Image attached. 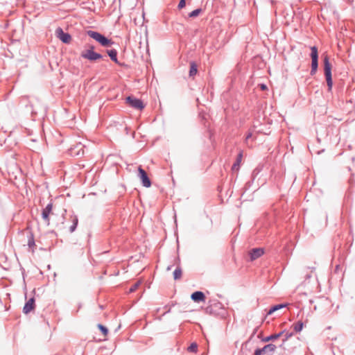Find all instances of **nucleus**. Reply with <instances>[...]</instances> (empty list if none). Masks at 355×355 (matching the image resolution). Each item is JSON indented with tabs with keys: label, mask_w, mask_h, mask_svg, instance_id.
<instances>
[{
	"label": "nucleus",
	"mask_w": 355,
	"mask_h": 355,
	"mask_svg": "<svg viewBox=\"0 0 355 355\" xmlns=\"http://www.w3.org/2000/svg\"><path fill=\"white\" fill-rule=\"evenodd\" d=\"M87 35L100 43L101 45L104 47L110 46L113 44V42L111 40L107 39L98 32L89 30L87 31Z\"/></svg>",
	"instance_id": "obj_1"
},
{
	"label": "nucleus",
	"mask_w": 355,
	"mask_h": 355,
	"mask_svg": "<svg viewBox=\"0 0 355 355\" xmlns=\"http://www.w3.org/2000/svg\"><path fill=\"white\" fill-rule=\"evenodd\" d=\"M324 76L326 78L327 84L329 90H331L333 85L332 77H331V65L329 62V57L327 55L324 58Z\"/></svg>",
	"instance_id": "obj_2"
},
{
	"label": "nucleus",
	"mask_w": 355,
	"mask_h": 355,
	"mask_svg": "<svg viewBox=\"0 0 355 355\" xmlns=\"http://www.w3.org/2000/svg\"><path fill=\"white\" fill-rule=\"evenodd\" d=\"M311 74L313 75L316 73L318 66V49L316 46H313L311 47Z\"/></svg>",
	"instance_id": "obj_3"
},
{
	"label": "nucleus",
	"mask_w": 355,
	"mask_h": 355,
	"mask_svg": "<svg viewBox=\"0 0 355 355\" xmlns=\"http://www.w3.org/2000/svg\"><path fill=\"white\" fill-rule=\"evenodd\" d=\"M81 58L84 59H87L91 62H94L98 59H101L103 58L102 55L96 53L94 51H90V50H84L81 52L80 54Z\"/></svg>",
	"instance_id": "obj_4"
},
{
	"label": "nucleus",
	"mask_w": 355,
	"mask_h": 355,
	"mask_svg": "<svg viewBox=\"0 0 355 355\" xmlns=\"http://www.w3.org/2000/svg\"><path fill=\"white\" fill-rule=\"evenodd\" d=\"M125 103L130 107L137 110H141L144 107V105L140 99L132 96H129L125 98Z\"/></svg>",
	"instance_id": "obj_5"
},
{
	"label": "nucleus",
	"mask_w": 355,
	"mask_h": 355,
	"mask_svg": "<svg viewBox=\"0 0 355 355\" xmlns=\"http://www.w3.org/2000/svg\"><path fill=\"white\" fill-rule=\"evenodd\" d=\"M138 177L141 180L144 187L148 188L151 186V182L146 172L141 166L138 168Z\"/></svg>",
	"instance_id": "obj_6"
},
{
	"label": "nucleus",
	"mask_w": 355,
	"mask_h": 355,
	"mask_svg": "<svg viewBox=\"0 0 355 355\" xmlns=\"http://www.w3.org/2000/svg\"><path fill=\"white\" fill-rule=\"evenodd\" d=\"M56 33H58V38L64 43L69 44L71 40V35L67 33H64L62 28H58L56 30Z\"/></svg>",
	"instance_id": "obj_7"
},
{
	"label": "nucleus",
	"mask_w": 355,
	"mask_h": 355,
	"mask_svg": "<svg viewBox=\"0 0 355 355\" xmlns=\"http://www.w3.org/2000/svg\"><path fill=\"white\" fill-rule=\"evenodd\" d=\"M53 208V204L49 203L44 209H43L42 212V217L43 220L47 223V224H49V215L51 213Z\"/></svg>",
	"instance_id": "obj_8"
},
{
	"label": "nucleus",
	"mask_w": 355,
	"mask_h": 355,
	"mask_svg": "<svg viewBox=\"0 0 355 355\" xmlns=\"http://www.w3.org/2000/svg\"><path fill=\"white\" fill-rule=\"evenodd\" d=\"M250 260L254 261L260 257L263 254V249L260 248H253L250 252Z\"/></svg>",
	"instance_id": "obj_9"
},
{
	"label": "nucleus",
	"mask_w": 355,
	"mask_h": 355,
	"mask_svg": "<svg viewBox=\"0 0 355 355\" xmlns=\"http://www.w3.org/2000/svg\"><path fill=\"white\" fill-rule=\"evenodd\" d=\"M35 308V298H30L26 303L23 308V312L25 314H28Z\"/></svg>",
	"instance_id": "obj_10"
},
{
	"label": "nucleus",
	"mask_w": 355,
	"mask_h": 355,
	"mask_svg": "<svg viewBox=\"0 0 355 355\" xmlns=\"http://www.w3.org/2000/svg\"><path fill=\"white\" fill-rule=\"evenodd\" d=\"M84 146L80 143L78 144L73 148H70L71 153L76 156H80L84 155Z\"/></svg>",
	"instance_id": "obj_11"
},
{
	"label": "nucleus",
	"mask_w": 355,
	"mask_h": 355,
	"mask_svg": "<svg viewBox=\"0 0 355 355\" xmlns=\"http://www.w3.org/2000/svg\"><path fill=\"white\" fill-rule=\"evenodd\" d=\"M191 298L196 302H204L205 300V295L201 291H196L191 294Z\"/></svg>",
	"instance_id": "obj_12"
},
{
	"label": "nucleus",
	"mask_w": 355,
	"mask_h": 355,
	"mask_svg": "<svg viewBox=\"0 0 355 355\" xmlns=\"http://www.w3.org/2000/svg\"><path fill=\"white\" fill-rule=\"evenodd\" d=\"M258 349L260 350V352L262 354H267V353L272 354L276 349V346L273 344H268V345H265L262 348H258Z\"/></svg>",
	"instance_id": "obj_13"
},
{
	"label": "nucleus",
	"mask_w": 355,
	"mask_h": 355,
	"mask_svg": "<svg viewBox=\"0 0 355 355\" xmlns=\"http://www.w3.org/2000/svg\"><path fill=\"white\" fill-rule=\"evenodd\" d=\"M288 306V304L285 303V304H276L273 306H272L269 311H268L267 313V315H271L274 312L279 310V309H282L283 308H285Z\"/></svg>",
	"instance_id": "obj_14"
},
{
	"label": "nucleus",
	"mask_w": 355,
	"mask_h": 355,
	"mask_svg": "<svg viewBox=\"0 0 355 355\" xmlns=\"http://www.w3.org/2000/svg\"><path fill=\"white\" fill-rule=\"evenodd\" d=\"M71 220L72 222V225L69 227V232L71 233H72L76 230V229L77 227V225L78 223V218L77 216H71Z\"/></svg>",
	"instance_id": "obj_15"
},
{
	"label": "nucleus",
	"mask_w": 355,
	"mask_h": 355,
	"mask_svg": "<svg viewBox=\"0 0 355 355\" xmlns=\"http://www.w3.org/2000/svg\"><path fill=\"white\" fill-rule=\"evenodd\" d=\"M284 331H282L278 334H272L269 336H267L263 339V342H268L270 340H275L277 338H279L280 336H282L284 334Z\"/></svg>",
	"instance_id": "obj_16"
},
{
	"label": "nucleus",
	"mask_w": 355,
	"mask_h": 355,
	"mask_svg": "<svg viewBox=\"0 0 355 355\" xmlns=\"http://www.w3.org/2000/svg\"><path fill=\"white\" fill-rule=\"evenodd\" d=\"M107 53L110 56V59L115 63H119L117 60V51L116 49L107 50Z\"/></svg>",
	"instance_id": "obj_17"
},
{
	"label": "nucleus",
	"mask_w": 355,
	"mask_h": 355,
	"mask_svg": "<svg viewBox=\"0 0 355 355\" xmlns=\"http://www.w3.org/2000/svg\"><path fill=\"white\" fill-rule=\"evenodd\" d=\"M182 271L180 266H178L173 272V278L175 280L180 279L182 277Z\"/></svg>",
	"instance_id": "obj_18"
},
{
	"label": "nucleus",
	"mask_w": 355,
	"mask_h": 355,
	"mask_svg": "<svg viewBox=\"0 0 355 355\" xmlns=\"http://www.w3.org/2000/svg\"><path fill=\"white\" fill-rule=\"evenodd\" d=\"M198 69H197V65L195 62H191L189 69V76H193L197 73Z\"/></svg>",
	"instance_id": "obj_19"
},
{
	"label": "nucleus",
	"mask_w": 355,
	"mask_h": 355,
	"mask_svg": "<svg viewBox=\"0 0 355 355\" xmlns=\"http://www.w3.org/2000/svg\"><path fill=\"white\" fill-rule=\"evenodd\" d=\"M303 325L304 324L302 322L298 321L297 322L293 324V329L295 330V332H300L302 331Z\"/></svg>",
	"instance_id": "obj_20"
},
{
	"label": "nucleus",
	"mask_w": 355,
	"mask_h": 355,
	"mask_svg": "<svg viewBox=\"0 0 355 355\" xmlns=\"http://www.w3.org/2000/svg\"><path fill=\"white\" fill-rule=\"evenodd\" d=\"M187 351L191 353H197L198 345L196 343H192L187 348Z\"/></svg>",
	"instance_id": "obj_21"
},
{
	"label": "nucleus",
	"mask_w": 355,
	"mask_h": 355,
	"mask_svg": "<svg viewBox=\"0 0 355 355\" xmlns=\"http://www.w3.org/2000/svg\"><path fill=\"white\" fill-rule=\"evenodd\" d=\"M202 12V10L200 8L196 9L191 12L189 14V17H197L200 12Z\"/></svg>",
	"instance_id": "obj_22"
},
{
	"label": "nucleus",
	"mask_w": 355,
	"mask_h": 355,
	"mask_svg": "<svg viewBox=\"0 0 355 355\" xmlns=\"http://www.w3.org/2000/svg\"><path fill=\"white\" fill-rule=\"evenodd\" d=\"M140 282H137L135 283L133 285L131 286V287L129 289V293H133L135 292L139 286Z\"/></svg>",
	"instance_id": "obj_23"
},
{
	"label": "nucleus",
	"mask_w": 355,
	"mask_h": 355,
	"mask_svg": "<svg viewBox=\"0 0 355 355\" xmlns=\"http://www.w3.org/2000/svg\"><path fill=\"white\" fill-rule=\"evenodd\" d=\"M98 329L101 331V332L104 334V335H107V333H108V329L105 327L103 326V324H98Z\"/></svg>",
	"instance_id": "obj_24"
},
{
	"label": "nucleus",
	"mask_w": 355,
	"mask_h": 355,
	"mask_svg": "<svg viewBox=\"0 0 355 355\" xmlns=\"http://www.w3.org/2000/svg\"><path fill=\"white\" fill-rule=\"evenodd\" d=\"M241 156H242V155L240 153V154L239 155V157H238V159H237V160H236V163H234V164H233V166H232V169H233V170H234L236 167H239V162H240V161H241Z\"/></svg>",
	"instance_id": "obj_25"
},
{
	"label": "nucleus",
	"mask_w": 355,
	"mask_h": 355,
	"mask_svg": "<svg viewBox=\"0 0 355 355\" xmlns=\"http://www.w3.org/2000/svg\"><path fill=\"white\" fill-rule=\"evenodd\" d=\"M186 5V0H180L178 6V9L183 8Z\"/></svg>",
	"instance_id": "obj_26"
},
{
	"label": "nucleus",
	"mask_w": 355,
	"mask_h": 355,
	"mask_svg": "<svg viewBox=\"0 0 355 355\" xmlns=\"http://www.w3.org/2000/svg\"><path fill=\"white\" fill-rule=\"evenodd\" d=\"M293 333H286L285 334V338L283 339V343H285L289 338L293 336Z\"/></svg>",
	"instance_id": "obj_27"
},
{
	"label": "nucleus",
	"mask_w": 355,
	"mask_h": 355,
	"mask_svg": "<svg viewBox=\"0 0 355 355\" xmlns=\"http://www.w3.org/2000/svg\"><path fill=\"white\" fill-rule=\"evenodd\" d=\"M33 245H35L34 239L33 238H31V239H29L28 241V245L31 247Z\"/></svg>",
	"instance_id": "obj_28"
},
{
	"label": "nucleus",
	"mask_w": 355,
	"mask_h": 355,
	"mask_svg": "<svg viewBox=\"0 0 355 355\" xmlns=\"http://www.w3.org/2000/svg\"><path fill=\"white\" fill-rule=\"evenodd\" d=\"M86 50L94 51V46L93 45L88 44Z\"/></svg>",
	"instance_id": "obj_29"
},
{
	"label": "nucleus",
	"mask_w": 355,
	"mask_h": 355,
	"mask_svg": "<svg viewBox=\"0 0 355 355\" xmlns=\"http://www.w3.org/2000/svg\"><path fill=\"white\" fill-rule=\"evenodd\" d=\"M260 88L261 90H265L267 89V86L264 84H261V85H260Z\"/></svg>",
	"instance_id": "obj_30"
},
{
	"label": "nucleus",
	"mask_w": 355,
	"mask_h": 355,
	"mask_svg": "<svg viewBox=\"0 0 355 355\" xmlns=\"http://www.w3.org/2000/svg\"><path fill=\"white\" fill-rule=\"evenodd\" d=\"M262 353L260 352V350H259L258 349H257L254 352V355H261Z\"/></svg>",
	"instance_id": "obj_31"
},
{
	"label": "nucleus",
	"mask_w": 355,
	"mask_h": 355,
	"mask_svg": "<svg viewBox=\"0 0 355 355\" xmlns=\"http://www.w3.org/2000/svg\"><path fill=\"white\" fill-rule=\"evenodd\" d=\"M252 137V134L250 132L246 135V139H250Z\"/></svg>",
	"instance_id": "obj_32"
},
{
	"label": "nucleus",
	"mask_w": 355,
	"mask_h": 355,
	"mask_svg": "<svg viewBox=\"0 0 355 355\" xmlns=\"http://www.w3.org/2000/svg\"><path fill=\"white\" fill-rule=\"evenodd\" d=\"M172 267H173V266H172V265H170V266H167V268H166V270H168V271L171 270V268H172Z\"/></svg>",
	"instance_id": "obj_33"
}]
</instances>
